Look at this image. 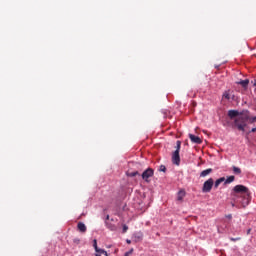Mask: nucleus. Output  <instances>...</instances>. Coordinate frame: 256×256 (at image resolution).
Masks as SVG:
<instances>
[{"instance_id": "nucleus-1", "label": "nucleus", "mask_w": 256, "mask_h": 256, "mask_svg": "<svg viewBox=\"0 0 256 256\" xmlns=\"http://www.w3.org/2000/svg\"><path fill=\"white\" fill-rule=\"evenodd\" d=\"M251 203V192L247 186L236 185L232 192L231 206L236 209L245 208Z\"/></svg>"}, {"instance_id": "nucleus-2", "label": "nucleus", "mask_w": 256, "mask_h": 256, "mask_svg": "<svg viewBox=\"0 0 256 256\" xmlns=\"http://www.w3.org/2000/svg\"><path fill=\"white\" fill-rule=\"evenodd\" d=\"M248 119L249 116H239L236 119H234L232 127H235L236 129H238V131H242L243 133H245V127H247Z\"/></svg>"}, {"instance_id": "nucleus-3", "label": "nucleus", "mask_w": 256, "mask_h": 256, "mask_svg": "<svg viewBox=\"0 0 256 256\" xmlns=\"http://www.w3.org/2000/svg\"><path fill=\"white\" fill-rule=\"evenodd\" d=\"M214 183L215 181L213 180V178H209L208 180H206L202 187V193H211Z\"/></svg>"}, {"instance_id": "nucleus-4", "label": "nucleus", "mask_w": 256, "mask_h": 256, "mask_svg": "<svg viewBox=\"0 0 256 256\" xmlns=\"http://www.w3.org/2000/svg\"><path fill=\"white\" fill-rule=\"evenodd\" d=\"M154 174L155 171L152 168H148L142 173L141 177L146 183H149V179H151Z\"/></svg>"}, {"instance_id": "nucleus-5", "label": "nucleus", "mask_w": 256, "mask_h": 256, "mask_svg": "<svg viewBox=\"0 0 256 256\" xmlns=\"http://www.w3.org/2000/svg\"><path fill=\"white\" fill-rule=\"evenodd\" d=\"M172 163L174 165H180L181 163V156H179V152L178 151H174L172 154Z\"/></svg>"}, {"instance_id": "nucleus-6", "label": "nucleus", "mask_w": 256, "mask_h": 256, "mask_svg": "<svg viewBox=\"0 0 256 256\" xmlns=\"http://www.w3.org/2000/svg\"><path fill=\"white\" fill-rule=\"evenodd\" d=\"M189 139L192 143H195L196 145H201L203 143V140L199 136H195L193 134H189Z\"/></svg>"}, {"instance_id": "nucleus-7", "label": "nucleus", "mask_w": 256, "mask_h": 256, "mask_svg": "<svg viewBox=\"0 0 256 256\" xmlns=\"http://www.w3.org/2000/svg\"><path fill=\"white\" fill-rule=\"evenodd\" d=\"M238 115H240V113L237 110H229L228 111V117L230 119H237Z\"/></svg>"}, {"instance_id": "nucleus-8", "label": "nucleus", "mask_w": 256, "mask_h": 256, "mask_svg": "<svg viewBox=\"0 0 256 256\" xmlns=\"http://www.w3.org/2000/svg\"><path fill=\"white\" fill-rule=\"evenodd\" d=\"M185 195H187V193L185 192V190H180L177 193V201H183V199H185Z\"/></svg>"}, {"instance_id": "nucleus-9", "label": "nucleus", "mask_w": 256, "mask_h": 256, "mask_svg": "<svg viewBox=\"0 0 256 256\" xmlns=\"http://www.w3.org/2000/svg\"><path fill=\"white\" fill-rule=\"evenodd\" d=\"M77 227H78V231H80V233H85L87 231V226H85V224L83 222H79Z\"/></svg>"}, {"instance_id": "nucleus-10", "label": "nucleus", "mask_w": 256, "mask_h": 256, "mask_svg": "<svg viewBox=\"0 0 256 256\" xmlns=\"http://www.w3.org/2000/svg\"><path fill=\"white\" fill-rule=\"evenodd\" d=\"M211 173H213V169L208 168L200 173V177H207V175H211Z\"/></svg>"}, {"instance_id": "nucleus-11", "label": "nucleus", "mask_w": 256, "mask_h": 256, "mask_svg": "<svg viewBox=\"0 0 256 256\" xmlns=\"http://www.w3.org/2000/svg\"><path fill=\"white\" fill-rule=\"evenodd\" d=\"M238 85H241L244 89H247L249 87V79L241 80L240 82H237Z\"/></svg>"}, {"instance_id": "nucleus-12", "label": "nucleus", "mask_w": 256, "mask_h": 256, "mask_svg": "<svg viewBox=\"0 0 256 256\" xmlns=\"http://www.w3.org/2000/svg\"><path fill=\"white\" fill-rule=\"evenodd\" d=\"M224 182H225V177H221V178L217 179L214 183L215 189H217L219 187V185H221V183H224Z\"/></svg>"}, {"instance_id": "nucleus-13", "label": "nucleus", "mask_w": 256, "mask_h": 256, "mask_svg": "<svg viewBox=\"0 0 256 256\" xmlns=\"http://www.w3.org/2000/svg\"><path fill=\"white\" fill-rule=\"evenodd\" d=\"M235 181V176H229L227 179L224 180L225 185H229V183H233Z\"/></svg>"}, {"instance_id": "nucleus-14", "label": "nucleus", "mask_w": 256, "mask_h": 256, "mask_svg": "<svg viewBox=\"0 0 256 256\" xmlns=\"http://www.w3.org/2000/svg\"><path fill=\"white\" fill-rule=\"evenodd\" d=\"M233 173L235 174V175H241V168H239V167H236V166H233Z\"/></svg>"}, {"instance_id": "nucleus-15", "label": "nucleus", "mask_w": 256, "mask_h": 256, "mask_svg": "<svg viewBox=\"0 0 256 256\" xmlns=\"http://www.w3.org/2000/svg\"><path fill=\"white\" fill-rule=\"evenodd\" d=\"M137 175H139V171L127 172L128 177H137Z\"/></svg>"}, {"instance_id": "nucleus-16", "label": "nucleus", "mask_w": 256, "mask_h": 256, "mask_svg": "<svg viewBox=\"0 0 256 256\" xmlns=\"http://www.w3.org/2000/svg\"><path fill=\"white\" fill-rule=\"evenodd\" d=\"M175 151H178V153L181 151V141H177L176 142V150Z\"/></svg>"}, {"instance_id": "nucleus-17", "label": "nucleus", "mask_w": 256, "mask_h": 256, "mask_svg": "<svg viewBox=\"0 0 256 256\" xmlns=\"http://www.w3.org/2000/svg\"><path fill=\"white\" fill-rule=\"evenodd\" d=\"M134 237L135 239H138L139 241H141V239H143V233H136Z\"/></svg>"}, {"instance_id": "nucleus-18", "label": "nucleus", "mask_w": 256, "mask_h": 256, "mask_svg": "<svg viewBox=\"0 0 256 256\" xmlns=\"http://www.w3.org/2000/svg\"><path fill=\"white\" fill-rule=\"evenodd\" d=\"M247 121H248V123H256V116L248 117Z\"/></svg>"}, {"instance_id": "nucleus-19", "label": "nucleus", "mask_w": 256, "mask_h": 256, "mask_svg": "<svg viewBox=\"0 0 256 256\" xmlns=\"http://www.w3.org/2000/svg\"><path fill=\"white\" fill-rule=\"evenodd\" d=\"M159 171H161L162 173H165V171H167V168L165 167V165H161L159 168Z\"/></svg>"}, {"instance_id": "nucleus-20", "label": "nucleus", "mask_w": 256, "mask_h": 256, "mask_svg": "<svg viewBox=\"0 0 256 256\" xmlns=\"http://www.w3.org/2000/svg\"><path fill=\"white\" fill-rule=\"evenodd\" d=\"M224 99H231V96L229 95V92H225L223 94Z\"/></svg>"}, {"instance_id": "nucleus-21", "label": "nucleus", "mask_w": 256, "mask_h": 256, "mask_svg": "<svg viewBox=\"0 0 256 256\" xmlns=\"http://www.w3.org/2000/svg\"><path fill=\"white\" fill-rule=\"evenodd\" d=\"M93 247H94L95 251H97L99 249V247L97 246V240H93Z\"/></svg>"}, {"instance_id": "nucleus-22", "label": "nucleus", "mask_w": 256, "mask_h": 256, "mask_svg": "<svg viewBox=\"0 0 256 256\" xmlns=\"http://www.w3.org/2000/svg\"><path fill=\"white\" fill-rule=\"evenodd\" d=\"M96 253H100V255H103V253H105V250L98 248V250H96Z\"/></svg>"}, {"instance_id": "nucleus-23", "label": "nucleus", "mask_w": 256, "mask_h": 256, "mask_svg": "<svg viewBox=\"0 0 256 256\" xmlns=\"http://www.w3.org/2000/svg\"><path fill=\"white\" fill-rule=\"evenodd\" d=\"M129 230V227L127 225H123V233H127V231Z\"/></svg>"}, {"instance_id": "nucleus-24", "label": "nucleus", "mask_w": 256, "mask_h": 256, "mask_svg": "<svg viewBox=\"0 0 256 256\" xmlns=\"http://www.w3.org/2000/svg\"><path fill=\"white\" fill-rule=\"evenodd\" d=\"M230 241H233V242H235V241H241V237H237V238L231 237V238H230Z\"/></svg>"}, {"instance_id": "nucleus-25", "label": "nucleus", "mask_w": 256, "mask_h": 256, "mask_svg": "<svg viewBox=\"0 0 256 256\" xmlns=\"http://www.w3.org/2000/svg\"><path fill=\"white\" fill-rule=\"evenodd\" d=\"M225 217H226V219H233V215H231V214H228Z\"/></svg>"}, {"instance_id": "nucleus-26", "label": "nucleus", "mask_w": 256, "mask_h": 256, "mask_svg": "<svg viewBox=\"0 0 256 256\" xmlns=\"http://www.w3.org/2000/svg\"><path fill=\"white\" fill-rule=\"evenodd\" d=\"M256 132V127L255 128H252L250 133H255Z\"/></svg>"}, {"instance_id": "nucleus-27", "label": "nucleus", "mask_w": 256, "mask_h": 256, "mask_svg": "<svg viewBox=\"0 0 256 256\" xmlns=\"http://www.w3.org/2000/svg\"><path fill=\"white\" fill-rule=\"evenodd\" d=\"M102 255L109 256V254H107V251H105V250H104V252L102 253Z\"/></svg>"}, {"instance_id": "nucleus-28", "label": "nucleus", "mask_w": 256, "mask_h": 256, "mask_svg": "<svg viewBox=\"0 0 256 256\" xmlns=\"http://www.w3.org/2000/svg\"><path fill=\"white\" fill-rule=\"evenodd\" d=\"M126 253H128V256H129V255H131V253H133V250H130V251L126 252Z\"/></svg>"}, {"instance_id": "nucleus-29", "label": "nucleus", "mask_w": 256, "mask_h": 256, "mask_svg": "<svg viewBox=\"0 0 256 256\" xmlns=\"http://www.w3.org/2000/svg\"><path fill=\"white\" fill-rule=\"evenodd\" d=\"M126 243H128V245H131V240H126Z\"/></svg>"}, {"instance_id": "nucleus-30", "label": "nucleus", "mask_w": 256, "mask_h": 256, "mask_svg": "<svg viewBox=\"0 0 256 256\" xmlns=\"http://www.w3.org/2000/svg\"><path fill=\"white\" fill-rule=\"evenodd\" d=\"M249 233H251V229H249L248 231H247V234L249 235Z\"/></svg>"}, {"instance_id": "nucleus-31", "label": "nucleus", "mask_w": 256, "mask_h": 256, "mask_svg": "<svg viewBox=\"0 0 256 256\" xmlns=\"http://www.w3.org/2000/svg\"><path fill=\"white\" fill-rule=\"evenodd\" d=\"M124 256H129V253H125V255Z\"/></svg>"}, {"instance_id": "nucleus-32", "label": "nucleus", "mask_w": 256, "mask_h": 256, "mask_svg": "<svg viewBox=\"0 0 256 256\" xmlns=\"http://www.w3.org/2000/svg\"><path fill=\"white\" fill-rule=\"evenodd\" d=\"M106 219H109V215L106 216Z\"/></svg>"}, {"instance_id": "nucleus-33", "label": "nucleus", "mask_w": 256, "mask_h": 256, "mask_svg": "<svg viewBox=\"0 0 256 256\" xmlns=\"http://www.w3.org/2000/svg\"><path fill=\"white\" fill-rule=\"evenodd\" d=\"M96 256H101L100 254H96Z\"/></svg>"}]
</instances>
